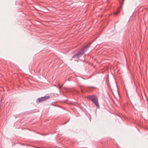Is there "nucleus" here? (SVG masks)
<instances>
[{"label":"nucleus","mask_w":148,"mask_h":148,"mask_svg":"<svg viewBox=\"0 0 148 148\" xmlns=\"http://www.w3.org/2000/svg\"><path fill=\"white\" fill-rule=\"evenodd\" d=\"M90 43H89L83 47L82 51L78 52L77 53L72 57V59L74 58H76V59H74V60L77 61L79 58L83 55L85 52L87 50L88 48L90 47Z\"/></svg>","instance_id":"nucleus-1"},{"label":"nucleus","mask_w":148,"mask_h":148,"mask_svg":"<svg viewBox=\"0 0 148 148\" xmlns=\"http://www.w3.org/2000/svg\"><path fill=\"white\" fill-rule=\"evenodd\" d=\"M87 98L91 100L95 105L97 108H99L98 98L95 95H89L87 97Z\"/></svg>","instance_id":"nucleus-2"},{"label":"nucleus","mask_w":148,"mask_h":148,"mask_svg":"<svg viewBox=\"0 0 148 148\" xmlns=\"http://www.w3.org/2000/svg\"><path fill=\"white\" fill-rule=\"evenodd\" d=\"M49 97H50L49 96H45L36 99V102L38 103H39L48 99Z\"/></svg>","instance_id":"nucleus-3"},{"label":"nucleus","mask_w":148,"mask_h":148,"mask_svg":"<svg viewBox=\"0 0 148 148\" xmlns=\"http://www.w3.org/2000/svg\"><path fill=\"white\" fill-rule=\"evenodd\" d=\"M119 12V10H118L116 12L114 13V14L115 15H116V14L118 13Z\"/></svg>","instance_id":"nucleus-4"},{"label":"nucleus","mask_w":148,"mask_h":148,"mask_svg":"<svg viewBox=\"0 0 148 148\" xmlns=\"http://www.w3.org/2000/svg\"><path fill=\"white\" fill-rule=\"evenodd\" d=\"M76 59V58H73V59H72V58L71 59V60H74V59Z\"/></svg>","instance_id":"nucleus-5"},{"label":"nucleus","mask_w":148,"mask_h":148,"mask_svg":"<svg viewBox=\"0 0 148 148\" xmlns=\"http://www.w3.org/2000/svg\"><path fill=\"white\" fill-rule=\"evenodd\" d=\"M61 86H60V87H59V88H61Z\"/></svg>","instance_id":"nucleus-6"},{"label":"nucleus","mask_w":148,"mask_h":148,"mask_svg":"<svg viewBox=\"0 0 148 148\" xmlns=\"http://www.w3.org/2000/svg\"><path fill=\"white\" fill-rule=\"evenodd\" d=\"M122 1H123L124 0H122Z\"/></svg>","instance_id":"nucleus-7"}]
</instances>
